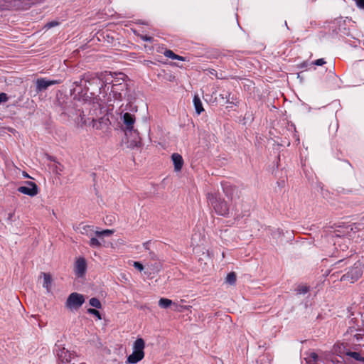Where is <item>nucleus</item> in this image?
<instances>
[{
  "instance_id": "f257e3e1",
  "label": "nucleus",
  "mask_w": 364,
  "mask_h": 364,
  "mask_svg": "<svg viewBox=\"0 0 364 364\" xmlns=\"http://www.w3.org/2000/svg\"><path fill=\"white\" fill-rule=\"evenodd\" d=\"M90 80V75L85 74L79 80L73 82V87L70 90V95L73 97V100L79 102L82 101L85 106L90 105L92 102L91 97L88 95V88L86 85Z\"/></svg>"
},
{
  "instance_id": "f03ea898",
  "label": "nucleus",
  "mask_w": 364,
  "mask_h": 364,
  "mask_svg": "<svg viewBox=\"0 0 364 364\" xmlns=\"http://www.w3.org/2000/svg\"><path fill=\"white\" fill-rule=\"evenodd\" d=\"M115 75L119 77L112 85L109 95H112L114 100L122 101L128 94V85L124 82L127 76L124 73L115 74Z\"/></svg>"
},
{
  "instance_id": "7ed1b4c3",
  "label": "nucleus",
  "mask_w": 364,
  "mask_h": 364,
  "mask_svg": "<svg viewBox=\"0 0 364 364\" xmlns=\"http://www.w3.org/2000/svg\"><path fill=\"white\" fill-rule=\"evenodd\" d=\"M208 204L214 209L215 213L222 216H227L229 214V205L224 199H222L216 193H208L207 194Z\"/></svg>"
},
{
  "instance_id": "20e7f679",
  "label": "nucleus",
  "mask_w": 364,
  "mask_h": 364,
  "mask_svg": "<svg viewBox=\"0 0 364 364\" xmlns=\"http://www.w3.org/2000/svg\"><path fill=\"white\" fill-rule=\"evenodd\" d=\"M144 341L141 338H137L133 344V352L127 357L126 363L135 364L141 361L144 358Z\"/></svg>"
},
{
  "instance_id": "39448f33",
  "label": "nucleus",
  "mask_w": 364,
  "mask_h": 364,
  "mask_svg": "<svg viewBox=\"0 0 364 364\" xmlns=\"http://www.w3.org/2000/svg\"><path fill=\"white\" fill-rule=\"evenodd\" d=\"M85 302V297L82 294L77 292L71 293L65 304L66 308L70 311L77 310L82 306Z\"/></svg>"
},
{
  "instance_id": "423d86ee",
  "label": "nucleus",
  "mask_w": 364,
  "mask_h": 364,
  "mask_svg": "<svg viewBox=\"0 0 364 364\" xmlns=\"http://www.w3.org/2000/svg\"><path fill=\"white\" fill-rule=\"evenodd\" d=\"M362 274L363 269L360 264L357 265L355 264L346 274L341 277V281H350L351 283H353L361 277Z\"/></svg>"
},
{
  "instance_id": "0eeeda50",
  "label": "nucleus",
  "mask_w": 364,
  "mask_h": 364,
  "mask_svg": "<svg viewBox=\"0 0 364 364\" xmlns=\"http://www.w3.org/2000/svg\"><path fill=\"white\" fill-rule=\"evenodd\" d=\"M83 102H80L75 101V104L73 107H69L66 108L63 112V114L68 116V117L71 118V119L75 122V118L77 117V113L80 112V110H83L84 109H87L90 105L85 106L83 105Z\"/></svg>"
},
{
  "instance_id": "6e6552de",
  "label": "nucleus",
  "mask_w": 364,
  "mask_h": 364,
  "mask_svg": "<svg viewBox=\"0 0 364 364\" xmlns=\"http://www.w3.org/2000/svg\"><path fill=\"white\" fill-rule=\"evenodd\" d=\"M25 183L27 186H20L18 188L17 190L18 192L31 197H33L38 194V188L35 183L31 181H26Z\"/></svg>"
},
{
  "instance_id": "1a4fd4ad",
  "label": "nucleus",
  "mask_w": 364,
  "mask_h": 364,
  "mask_svg": "<svg viewBox=\"0 0 364 364\" xmlns=\"http://www.w3.org/2000/svg\"><path fill=\"white\" fill-rule=\"evenodd\" d=\"M60 83V80L38 78L36 81V91L40 92L46 90L48 87Z\"/></svg>"
},
{
  "instance_id": "9d476101",
  "label": "nucleus",
  "mask_w": 364,
  "mask_h": 364,
  "mask_svg": "<svg viewBox=\"0 0 364 364\" xmlns=\"http://www.w3.org/2000/svg\"><path fill=\"white\" fill-rule=\"evenodd\" d=\"M90 124L94 129L106 132L109 129L110 121L107 117H101L98 120L92 119Z\"/></svg>"
},
{
  "instance_id": "9b49d317",
  "label": "nucleus",
  "mask_w": 364,
  "mask_h": 364,
  "mask_svg": "<svg viewBox=\"0 0 364 364\" xmlns=\"http://www.w3.org/2000/svg\"><path fill=\"white\" fill-rule=\"evenodd\" d=\"M87 262L85 258L79 257L76 259L74 265V271L78 277H82L86 272Z\"/></svg>"
},
{
  "instance_id": "f8f14e48",
  "label": "nucleus",
  "mask_w": 364,
  "mask_h": 364,
  "mask_svg": "<svg viewBox=\"0 0 364 364\" xmlns=\"http://www.w3.org/2000/svg\"><path fill=\"white\" fill-rule=\"evenodd\" d=\"M85 111L80 110L79 112H77L76 118H75V124L80 128H83L87 125H90L91 122H90L89 118H85Z\"/></svg>"
},
{
  "instance_id": "ddd939ff",
  "label": "nucleus",
  "mask_w": 364,
  "mask_h": 364,
  "mask_svg": "<svg viewBox=\"0 0 364 364\" xmlns=\"http://www.w3.org/2000/svg\"><path fill=\"white\" fill-rule=\"evenodd\" d=\"M116 73L112 74L110 72H105L100 74L99 78L103 81L106 86L107 84L112 83L113 85L115 82V80H117L119 76L115 75Z\"/></svg>"
},
{
  "instance_id": "4468645a",
  "label": "nucleus",
  "mask_w": 364,
  "mask_h": 364,
  "mask_svg": "<svg viewBox=\"0 0 364 364\" xmlns=\"http://www.w3.org/2000/svg\"><path fill=\"white\" fill-rule=\"evenodd\" d=\"M171 159L174 165V170L176 171H181L183 165L182 156L179 154L174 153L172 154Z\"/></svg>"
},
{
  "instance_id": "2eb2a0df",
  "label": "nucleus",
  "mask_w": 364,
  "mask_h": 364,
  "mask_svg": "<svg viewBox=\"0 0 364 364\" xmlns=\"http://www.w3.org/2000/svg\"><path fill=\"white\" fill-rule=\"evenodd\" d=\"M135 122V118L134 116L129 113L126 112L123 115V122L126 126L127 130H132L133 129V125Z\"/></svg>"
},
{
  "instance_id": "dca6fc26",
  "label": "nucleus",
  "mask_w": 364,
  "mask_h": 364,
  "mask_svg": "<svg viewBox=\"0 0 364 364\" xmlns=\"http://www.w3.org/2000/svg\"><path fill=\"white\" fill-rule=\"evenodd\" d=\"M193 102L196 112L198 114H200L202 112L204 111L202 102L198 95L194 96Z\"/></svg>"
},
{
  "instance_id": "f3484780",
  "label": "nucleus",
  "mask_w": 364,
  "mask_h": 364,
  "mask_svg": "<svg viewBox=\"0 0 364 364\" xmlns=\"http://www.w3.org/2000/svg\"><path fill=\"white\" fill-rule=\"evenodd\" d=\"M43 276V287L46 289L48 292H50L51 289L52 279L51 277L48 273H42Z\"/></svg>"
},
{
  "instance_id": "a211bd4d",
  "label": "nucleus",
  "mask_w": 364,
  "mask_h": 364,
  "mask_svg": "<svg viewBox=\"0 0 364 364\" xmlns=\"http://www.w3.org/2000/svg\"><path fill=\"white\" fill-rule=\"evenodd\" d=\"M164 55L168 58H171V59H173V60H181V61H184L185 60V58L182 57V56H180L178 55H176L175 54L172 50H166L164 53Z\"/></svg>"
},
{
  "instance_id": "6ab92c4d",
  "label": "nucleus",
  "mask_w": 364,
  "mask_h": 364,
  "mask_svg": "<svg viewBox=\"0 0 364 364\" xmlns=\"http://www.w3.org/2000/svg\"><path fill=\"white\" fill-rule=\"evenodd\" d=\"M237 276L235 272H231L228 274L225 278V282L230 285H234L236 282Z\"/></svg>"
},
{
  "instance_id": "aec40b11",
  "label": "nucleus",
  "mask_w": 364,
  "mask_h": 364,
  "mask_svg": "<svg viewBox=\"0 0 364 364\" xmlns=\"http://www.w3.org/2000/svg\"><path fill=\"white\" fill-rule=\"evenodd\" d=\"M172 304V301L166 298H161L159 301V306L163 309H167Z\"/></svg>"
},
{
  "instance_id": "412c9836",
  "label": "nucleus",
  "mask_w": 364,
  "mask_h": 364,
  "mask_svg": "<svg viewBox=\"0 0 364 364\" xmlns=\"http://www.w3.org/2000/svg\"><path fill=\"white\" fill-rule=\"evenodd\" d=\"M346 355L355 360L363 362L364 363V358L361 356V355L358 352L354 351H349L346 353Z\"/></svg>"
},
{
  "instance_id": "4be33fe9",
  "label": "nucleus",
  "mask_w": 364,
  "mask_h": 364,
  "mask_svg": "<svg viewBox=\"0 0 364 364\" xmlns=\"http://www.w3.org/2000/svg\"><path fill=\"white\" fill-rule=\"evenodd\" d=\"M147 268L150 270L149 274L151 272H158L161 269V264L158 262H155L153 264H148Z\"/></svg>"
},
{
  "instance_id": "5701e85b",
  "label": "nucleus",
  "mask_w": 364,
  "mask_h": 364,
  "mask_svg": "<svg viewBox=\"0 0 364 364\" xmlns=\"http://www.w3.org/2000/svg\"><path fill=\"white\" fill-rule=\"evenodd\" d=\"M89 303H90V306H92L95 308L101 309V307H102L100 300L97 298H91L90 299Z\"/></svg>"
},
{
  "instance_id": "b1692460",
  "label": "nucleus",
  "mask_w": 364,
  "mask_h": 364,
  "mask_svg": "<svg viewBox=\"0 0 364 364\" xmlns=\"http://www.w3.org/2000/svg\"><path fill=\"white\" fill-rule=\"evenodd\" d=\"M112 233H113V231L110 230H104L102 231H96L95 232V235L99 237H104V236H109Z\"/></svg>"
},
{
  "instance_id": "393cba45",
  "label": "nucleus",
  "mask_w": 364,
  "mask_h": 364,
  "mask_svg": "<svg viewBox=\"0 0 364 364\" xmlns=\"http://www.w3.org/2000/svg\"><path fill=\"white\" fill-rule=\"evenodd\" d=\"M89 244L92 247H100L102 245L100 241L95 237H92Z\"/></svg>"
},
{
  "instance_id": "a878e982",
  "label": "nucleus",
  "mask_w": 364,
  "mask_h": 364,
  "mask_svg": "<svg viewBox=\"0 0 364 364\" xmlns=\"http://www.w3.org/2000/svg\"><path fill=\"white\" fill-rule=\"evenodd\" d=\"M309 287L305 285L299 286L296 289L297 293L299 294H305L309 291Z\"/></svg>"
},
{
  "instance_id": "bb28decb",
  "label": "nucleus",
  "mask_w": 364,
  "mask_h": 364,
  "mask_svg": "<svg viewBox=\"0 0 364 364\" xmlns=\"http://www.w3.org/2000/svg\"><path fill=\"white\" fill-rule=\"evenodd\" d=\"M223 191L228 197H230L235 191V188L230 186H227L223 187Z\"/></svg>"
},
{
  "instance_id": "cd10ccee",
  "label": "nucleus",
  "mask_w": 364,
  "mask_h": 364,
  "mask_svg": "<svg viewBox=\"0 0 364 364\" xmlns=\"http://www.w3.org/2000/svg\"><path fill=\"white\" fill-rule=\"evenodd\" d=\"M59 24V23L56 21H50V22H48L47 23L46 25H45V28L46 29H50L53 27H55L56 26H58Z\"/></svg>"
},
{
  "instance_id": "c85d7f7f",
  "label": "nucleus",
  "mask_w": 364,
  "mask_h": 364,
  "mask_svg": "<svg viewBox=\"0 0 364 364\" xmlns=\"http://www.w3.org/2000/svg\"><path fill=\"white\" fill-rule=\"evenodd\" d=\"M87 312L90 314L96 316L99 319H101L100 314L97 310L95 309H89L87 310Z\"/></svg>"
},
{
  "instance_id": "c756f323",
  "label": "nucleus",
  "mask_w": 364,
  "mask_h": 364,
  "mask_svg": "<svg viewBox=\"0 0 364 364\" xmlns=\"http://www.w3.org/2000/svg\"><path fill=\"white\" fill-rule=\"evenodd\" d=\"M133 266L140 272H141L144 268V265L139 262H134Z\"/></svg>"
},
{
  "instance_id": "7c9ffc66",
  "label": "nucleus",
  "mask_w": 364,
  "mask_h": 364,
  "mask_svg": "<svg viewBox=\"0 0 364 364\" xmlns=\"http://www.w3.org/2000/svg\"><path fill=\"white\" fill-rule=\"evenodd\" d=\"M9 100V97L6 93L1 92L0 93V104L1 102H6Z\"/></svg>"
},
{
  "instance_id": "2f4dec72",
  "label": "nucleus",
  "mask_w": 364,
  "mask_h": 364,
  "mask_svg": "<svg viewBox=\"0 0 364 364\" xmlns=\"http://www.w3.org/2000/svg\"><path fill=\"white\" fill-rule=\"evenodd\" d=\"M55 168H53V171L56 173H60L63 171V166L60 164H54Z\"/></svg>"
},
{
  "instance_id": "473e14b6",
  "label": "nucleus",
  "mask_w": 364,
  "mask_h": 364,
  "mask_svg": "<svg viewBox=\"0 0 364 364\" xmlns=\"http://www.w3.org/2000/svg\"><path fill=\"white\" fill-rule=\"evenodd\" d=\"M313 63L315 65L321 66L326 63V61L324 60V59L320 58V59L316 60Z\"/></svg>"
},
{
  "instance_id": "72a5a7b5",
  "label": "nucleus",
  "mask_w": 364,
  "mask_h": 364,
  "mask_svg": "<svg viewBox=\"0 0 364 364\" xmlns=\"http://www.w3.org/2000/svg\"><path fill=\"white\" fill-rule=\"evenodd\" d=\"M343 259H341V260L338 261L337 262H336L335 264H333L332 265V269H331V270H335V269H336L339 268V267H340V264H341V263H343Z\"/></svg>"
},
{
  "instance_id": "f704fd0d",
  "label": "nucleus",
  "mask_w": 364,
  "mask_h": 364,
  "mask_svg": "<svg viewBox=\"0 0 364 364\" xmlns=\"http://www.w3.org/2000/svg\"><path fill=\"white\" fill-rule=\"evenodd\" d=\"M358 8L364 9V0H355Z\"/></svg>"
},
{
  "instance_id": "c9c22d12",
  "label": "nucleus",
  "mask_w": 364,
  "mask_h": 364,
  "mask_svg": "<svg viewBox=\"0 0 364 364\" xmlns=\"http://www.w3.org/2000/svg\"><path fill=\"white\" fill-rule=\"evenodd\" d=\"M230 93H227L225 96L223 94H220V97L222 98V99H225L226 100V103H228V102H230Z\"/></svg>"
},
{
  "instance_id": "e433bc0d",
  "label": "nucleus",
  "mask_w": 364,
  "mask_h": 364,
  "mask_svg": "<svg viewBox=\"0 0 364 364\" xmlns=\"http://www.w3.org/2000/svg\"><path fill=\"white\" fill-rule=\"evenodd\" d=\"M310 358L312 359L314 362H316L318 358V356L316 353L312 352L310 354Z\"/></svg>"
},
{
  "instance_id": "4c0bfd02",
  "label": "nucleus",
  "mask_w": 364,
  "mask_h": 364,
  "mask_svg": "<svg viewBox=\"0 0 364 364\" xmlns=\"http://www.w3.org/2000/svg\"><path fill=\"white\" fill-rule=\"evenodd\" d=\"M141 38L144 41H148V42H152L153 41V38L151 37V36H142L141 37Z\"/></svg>"
},
{
  "instance_id": "58836bf2",
  "label": "nucleus",
  "mask_w": 364,
  "mask_h": 364,
  "mask_svg": "<svg viewBox=\"0 0 364 364\" xmlns=\"http://www.w3.org/2000/svg\"><path fill=\"white\" fill-rule=\"evenodd\" d=\"M14 216V213H9L8 214L7 220L11 221L13 220Z\"/></svg>"
},
{
  "instance_id": "ea45409f",
  "label": "nucleus",
  "mask_w": 364,
  "mask_h": 364,
  "mask_svg": "<svg viewBox=\"0 0 364 364\" xmlns=\"http://www.w3.org/2000/svg\"><path fill=\"white\" fill-rule=\"evenodd\" d=\"M143 246L146 249V250H149V242H146L143 244Z\"/></svg>"
},
{
  "instance_id": "a19ab883",
  "label": "nucleus",
  "mask_w": 364,
  "mask_h": 364,
  "mask_svg": "<svg viewBox=\"0 0 364 364\" xmlns=\"http://www.w3.org/2000/svg\"><path fill=\"white\" fill-rule=\"evenodd\" d=\"M90 228H91V226H89V225H86V226H85V227L83 228V229H84L85 230H86V231L87 230V229H90Z\"/></svg>"
},
{
  "instance_id": "79ce46f5",
  "label": "nucleus",
  "mask_w": 364,
  "mask_h": 364,
  "mask_svg": "<svg viewBox=\"0 0 364 364\" xmlns=\"http://www.w3.org/2000/svg\"><path fill=\"white\" fill-rule=\"evenodd\" d=\"M110 102H111V100H103L104 104H109Z\"/></svg>"
},
{
  "instance_id": "37998d69",
  "label": "nucleus",
  "mask_w": 364,
  "mask_h": 364,
  "mask_svg": "<svg viewBox=\"0 0 364 364\" xmlns=\"http://www.w3.org/2000/svg\"><path fill=\"white\" fill-rule=\"evenodd\" d=\"M355 337H357V338L358 339V338H360V336L359 335H355Z\"/></svg>"
},
{
  "instance_id": "c03bdc74",
  "label": "nucleus",
  "mask_w": 364,
  "mask_h": 364,
  "mask_svg": "<svg viewBox=\"0 0 364 364\" xmlns=\"http://www.w3.org/2000/svg\"><path fill=\"white\" fill-rule=\"evenodd\" d=\"M355 337H357V338L358 339V338H360V336L359 335H355Z\"/></svg>"
},
{
  "instance_id": "a18cd8bd",
  "label": "nucleus",
  "mask_w": 364,
  "mask_h": 364,
  "mask_svg": "<svg viewBox=\"0 0 364 364\" xmlns=\"http://www.w3.org/2000/svg\"><path fill=\"white\" fill-rule=\"evenodd\" d=\"M285 26H287L288 28L287 21H285Z\"/></svg>"
},
{
  "instance_id": "49530a36",
  "label": "nucleus",
  "mask_w": 364,
  "mask_h": 364,
  "mask_svg": "<svg viewBox=\"0 0 364 364\" xmlns=\"http://www.w3.org/2000/svg\"><path fill=\"white\" fill-rule=\"evenodd\" d=\"M25 176L26 177H29V176L27 173L25 174Z\"/></svg>"
},
{
  "instance_id": "de8ad7c7",
  "label": "nucleus",
  "mask_w": 364,
  "mask_h": 364,
  "mask_svg": "<svg viewBox=\"0 0 364 364\" xmlns=\"http://www.w3.org/2000/svg\"><path fill=\"white\" fill-rule=\"evenodd\" d=\"M363 328H364V320L363 321Z\"/></svg>"
},
{
  "instance_id": "09e8293b",
  "label": "nucleus",
  "mask_w": 364,
  "mask_h": 364,
  "mask_svg": "<svg viewBox=\"0 0 364 364\" xmlns=\"http://www.w3.org/2000/svg\"><path fill=\"white\" fill-rule=\"evenodd\" d=\"M82 364H85V363H82Z\"/></svg>"
}]
</instances>
